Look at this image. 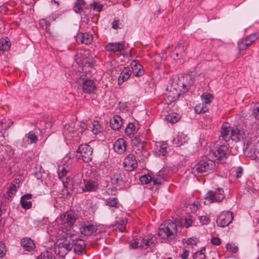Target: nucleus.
Here are the masks:
<instances>
[{"mask_svg":"<svg viewBox=\"0 0 259 259\" xmlns=\"http://www.w3.org/2000/svg\"><path fill=\"white\" fill-rule=\"evenodd\" d=\"M62 223L67 224L68 226H72L76 221L74 212L70 210L68 211L61 216Z\"/></svg>","mask_w":259,"mask_h":259,"instance_id":"obj_16","label":"nucleus"},{"mask_svg":"<svg viewBox=\"0 0 259 259\" xmlns=\"http://www.w3.org/2000/svg\"><path fill=\"white\" fill-rule=\"evenodd\" d=\"M257 38V36L256 34H251V35L246 37L244 40L248 44V46H249L252 43H253Z\"/></svg>","mask_w":259,"mask_h":259,"instance_id":"obj_40","label":"nucleus"},{"mask_svg":"<svg viewBox=\"0 0 259 259\" xmlns=\"http://www.w3.org/2000/svg\"><path fill=\"white\" fill-rule=\"evenodd\" d=\"M208 110V108L203 103L197 105L195 107V112L198 114L204 113Z\"/></svg>","mask_w":259,"mask_h":259,"instance_id":"obj_36","label":"nucleus"},{"mask_svg":"<svg viewBox=\"0 0 259 259\" xmlns=\"http://www.w3.org/2000/svg\"><path fill=\"white\" fill-rule=\"evenodd\" d=\"M201 97L203 99V101L205 104H209L213 99V96L208 93H203Z\"/></svg>","mask_w":259,"mask_h":259,"instance_id":"obj_39","label":"nucleus"},{"mask_svg":"<svg viewBox=\"0 0 259 259\" xmlns=\"http://www.w3.org/2000/svg\"><path fill=\"white\" fill-rule=\"evenodd\" d=\"M17 190V186L15 185H12L8 191H7L8 195L11 197V194H13L14 193L16 192Z\"/></svg>","mask_w":259,"mask_h":259,"instance_id":"obj_57","label":"nucleus"},{"mask_svg":"<svg viewBox=\"0 0 259 259\" xmlns=\"http://www.w3.org/2000/svg\"><path fill=\"white\" fill-rule=\"evenodd\" d=\"M71 244L75 253H81L85 248V242L82 239L71 240Z\"/></svg>","mask_w":259,"mask_h":259,"instance_id":"obj_19","label":"nucleus"},{"mask_svg":"<svg viewBox=\"0 0 259 259\" xmlns=\"http://www.w3.org/2000/svg\"><path fill=\"white\" fill-rule=\"evenodd\" d=\"M86 3L84 0H76L73 7V11L75 13L80 14L82 11Z\"/></svg>","mask_w":259,"mask_h":259,"instance_id":"obj_28","label":"nucleus"},{"mask_svg":"<svg viewBox=\"0 0 259 259\" xmlns=\"http://www.w3.org/2000/svg\"><path fill=\"white\" fill-rule=\"evenodd\" d=\"M227 249L233 253H236L238 251V248L237 246H235L234 245L228 243L226 246Z\"/></svg>","mask_w":259,"mask_h":259,"instance_id":"obj_52","label":"nucleus"},{"mask_svg":"<svg viewBox=\"0 0 259 259\" xmlns=\"http://www.w3.org/2000/svg\"><path fill=\"white\" fill-rule=\"evenodd\" d=\"M132 71L128 67H124L121 72L118 79V84L120 85L125 81L128 80L132 74Z\"/></svg>","mask_w":259,"mask_h":259,"instance_id":"obj_22","label":"nucleus"},{"mask_svg":"<svg viewBox=\"0 0 259 259\" xmlns=\"http://www.w3.org/2000/svg\"><path fill=\"white\" fill-rule=\"evenodd\" d=\"M186 138H187L186 136L182 133L179 134L177 137V139H178V141L179 142V143L180 145H181V144H183L184 143H186L187 141Z\"/></svg>","mask_w":259,"mask_h":259,"instance_id":"obj_50","label":"nucleus"},{"mask_svg":"<svg viewBox=\"0 0 259 259\" xmlns=\"http://www.w3.org/2000/svg\"><path fill=\"white\" fill-rule=\"evenodd\" d=\"M169 168H164L159 172V174L152 178V181L154 185H160L162 181H165V175H167V171Z\"/></svg>","mask_w":259,"mask_h":259,"instance_id":"obj_20","label":"nucleus"},{"mask_svg":"<svg viewBox=\"0 0 259 259\" xmlns=\"http://www.w3.org/2000/svg\"><path fill=\"white\" fill-rule=\"evenodd\" d=\"M248 46V44H247L244 39H242L238 44V49L240 51L246 49Z\"/></svg>","mask_w":259,"mask_h":259,"instance_id":"obj_49","label":"nucleus"},{"mask_svg":"<svg viewBox=\"0 0 259 259\" xmlns=\"http://www.w3.org/2000/svg\"><path fill=\"white\" fill-rule=\"evenodd\" d=\"M135 131V126L133 123H129L125 129V134L127 136L133 134Z\"/></svg>","mask_w":259,"mask_h":259,"instance_id":"obj_38","label":"nucleus"},{"mask_svg":"<svg viewBox=\"0 0 259 259\" xmlns=\"http://www.w3.org/2000/svg\"><path fill=\"white\" fill-rule=\"evenodd\" d=\"M72 249L71 237L67 236L65 239L58 241V244L55 248V252L56 254L63 258Z\"/></svg>","mask_w":259,"mask_h":259,"instance_id":"obj_4","label":"nucleus"},{"mask_svg":"<svg viewBox=\"0 0 259 259\" xmlns=\"http://www.w3.org/2000/svg\"><path fill=\"white\" fill-rule=\"evenodd\" d=\"M83 181L84 186L82 188L83 192L95 191L97 189L98 184L96 182L93 180L87 181L85 180H83Z\"/></svg>","mask_w":259,"mask_h":259,"instance_id":"obj_24","label":"nucleus"},{"mask_svg":"<svg viewBox=\"0 0 259 259\" xmlns=\"http://www.w3.org/2000/svg\"><path fill=\"white\" fill-rule=\"evenodd\" d=\"M4 158H0V165L3 167H7V162L5 160L3 159Z\"/></svg>","mask_w":259,"mask_h":259,"instance_id":"obj_61","label":"nucleus"},{"mask_svg":"<svg viewBox=\"0 0 259 259\" xmlns=\"http://www.w3.org/2000/svg\"><path fill=\"white\" fill-rule=\"evenodd\" d=\"M37 259H55V257L52 252L46 251L41 253Z\"/></svg>","mask_w":259,"mask_h":259,"instance_id":"obj_37","label":"nucleus"},{"mask_svg":"<svg viewBox=\"0 0 259 259\" xmlns=\"http://www.w3.org/2000/svg\"><path fill=\"white\" fill-rule=\"evenodd\" d=\"M114 149L118 153L122 154L126 150V142L124 139H118L113 145Z\"/></svg>","mask_w":259,"mask_h":259,"instance_id":"obj_23","label":"nucleus"},{"mask_svg":"<svg viewBox=\"0 0 259 259\" xmlns=\"http://www.w3.org/2000/svg\"><path fill=\"white\" fill-rule=\"evenodd\" d=\"M181 227L176 223L167 221L162 224L158 230V235L162 239H166L168 241L175 239L181 235Z\"/></svg>","mask_w":259,"mask_h":259,"instance_id":"obj_1","label":"nucleus"},{"mask_svg":"<svg viewBox=\"0 0 259 259\" xmlns=\"http://www.w3.org/2000/svg\"><path fill=\"white\" fill-rule=\"evenodd\" d=\"M182 87L185 91H188L189 89L190 86L189 85L183 83Z\"/></svg>","mask_w":259,"mask_h":259,"instance_id":"obj_63","label":"nucleus"},{"mask_svg":"<svg viewBox=\"0 0 259 259\" xmlns=\"http://www.w3.org/2000/svg\"><path fill=\"white\" fill-rule=\"evenodd\" d=\"M93 39L92 34L89 33H78L76 37V40L78 44H84L88 45L91 43Z\"/></svg>","mask_w":259,"mask_h":259,"instance_id":"obj_15","label":"nucleus"},{"mask_svg":"<svg viewBox=\"0 0 259 259\" xmlns=\"http://www.w3.org/2000/svg\"><path fill=\"white\" fill-rule=\"evenodd\" d=\"M123 123L121 117L118 115L113 116L110 121L111 127L115 131L119 130L122 126Z\"/></svg>","mask_w":259,"mask_h":259,"instance_id":"obj_21","label":"nucleus"},{"mask_svg":"<svg viewBox=\"0 0 259 259\" xmlns=\"http://www.w3.org/2000/svg\"><path fill=\"white\" fill-rule=\"evenodd\" d=\"M189 254V251L186 249H184L183 253L180 255L182 259H187Z\"/></svg>","mask_w":259,"mask_h":259,"instance_id":"obj_60","label":"nucleus"},{"mask_svg":"<svg viewBox=\"0 0 259 259\" xmlns=\"http://www.w3.org/2000/svg\"><path fill=\"white\" fill-rule=\"evenodd\" d=\"M118 22L119 21L118 20H117V21H114L113 23H112V28L115 29H117L119 28V26H118Z\"/></svg>","mask_w":259,"mask_h":259,"instance_id":"obj_62","label":"nucleus"},{"mask_svg":"<svg viewBox=\"0 0 259 259\" xmlns=\"http://www.w3.org/2000/svg\"><path fill=\"white\" fill-rule=\"evenodd\" d=\"M243 169L241 167H238L236 170V178H240L242 175Z\"/></svg>","mask_w":259,"mask_h":259,"instance_id":"obj_59","label":"nucleus"},{"mask_svg":"<svg viewBox=\"0 0 259 259\" xmlns=\"http://www.w3.org/2000/svg\"><path fill=\"white\" fill-rule=\"evenodd\" d=\"M254 153L256 157L259 158V151L256 150Z\"/></svg>","mask_w":259,"mask_h":259,"instance_id":"obj_64","label":"nucleus"},{"mask_svg":"<svg viewBox=\"0 0 259 259\" xmlns=\"http://www.w3.org/2000/svg\"><path fill=\"white\" fill-rule=\"evenodd\" d=\"M188 46V43L186 40H181L178 43L174 51L177 59H179L180 57H183L185 54V51L187 50Z\"/></svg>","mask_w":259,"mask_h":259,"instance_id":"obj_14","label":"nucleus"},{"mask_svg":"<svg viewBox=\"0 0 259 259\" xmlns=\"http://www.w3.org/2000/svg\"><path fill=\"white\" fill-rule=\"evenodd\" d=\"M184 244L186 245V246H189L190 245H196V241L192 238H189L184 241Z\"/></svg>","mask_w":259,"mask_h":259,"instance_id":"obj_55","label":"nucleus"},{"mask_svg":"<svg viewBox=\"0 0 259 259\" xmlns=\"http://www.w3.org/2000/svg\"><path fill=\"white\" fill-rule=\"evenodd\" d=\"M165 119L169 123H175L180 120V116L177 113H172L166 115Z\"/></svg>","mask_w":259,"mask_h":259,"instance_id":"obj_30","label":"nucleus"},{"mask_svg":"<svg viewBox=\"0 0 259 259\" xmlns=\"http://www.w3.org/2000/svg\"><path fill=\"white\" fill-rule=\"evenodd\" d=\"M32 198V195L27 194L23 195L21 198V204L24 209H29L32 206V203L30 200Z\"/></svg>","mask_w":259,"mask_h":259,"instance_id":"obj_26","label":"nucleus"},{"mask_svg":"<svg viewBox=\"0 0 259 259\" xmlns=\"http://www.w3.org/2000/svg\"><path fill=\"white\" fill-rule=\"evenodd\" d=\"M93 127L92 129V132L95 134H98L101 133L102 131V127L100 124L99 122L97 121H94L92 124Z\"/></svg>","mask_w":259,"mask_h":259,"instance_id":"obj_35","label":"nucleus"},{"mask_svg":"<svg viewBox=\"0 0 259 259\" xmlns=\"http://www.w3.org/2000/svg\"><path fill=\"white\" fill-rule=\"evenodd\" d=\"M105 204L110 207H119L117 199L115 197H110L107 199L105 201Z\"/></svg>","mask_w":259,"mask_h":259,"instance_id":"obj_32","label":"nucleus"},{"mask_svg":"<svg viewBox=\"0 0 259 259\" xmlns=\"http://www.w3.org/2000/svg\"><path fill=\"white\" fill-rule=\"evenodd\" d=\"M152 181V178L149 175H144L140 178V181L143 184H147Z\"/></svg>","mask_w":259,"mask_h":259,"instance_id":"obj_47","label":"nucleus"},{"mask_svg":"<svg viewBox=\"0 0 259 259\" xmlns=\"http://www.w3.org/2000/svg\"><path fill=\"white\" fill-rule=\"evenodd\" d=\"M21 244L23 248L26 251H31L35 248V244L32 240L25 238L21 240Z\"/></svg>","mask_w":259,"mask_h":259,"instance_id":"obj_25","label":"nucleus"},{"mask_svg":"<svg viewBox=\"0 0 259 259\" xmlns=\"http://www.w3.org/2000/svg\"><path fill=\"white\" fill-rule=\"evenodd\" d=\"M124 167L127 171L134 170L138 166V163L134 155L130 154L124 159Z\"/></svg>","mask_w":259,"mask_h":259,"instance_id":"obj_12","label":"nucleus"},{"mask_svg":"<svg viewBox=\"0 0 259 259\" xmlns=\"http://www.w3.org/2000/svg\"><path fill=\"white\" fill-rule=\"evenodd\" d=\"M131 66L135 76H140L143 74V66L137 61H133Z\"/></svg>","mask_w":259,"mask_h":259,"instance_id":"obj_27","label":"nucleus"},{"mask_svg":"<svg viewBox=\"0 0 259 259\" xmlns=\"http://www.w3.org/2000/svg\"><path fill=\"white\" fill-rule=\"evenodd\" d=\"M199 221L202 225H207L209 223L210 219L207 216H201L199 217Z\"/></svg>","mask_w":259,"mask_h":259,"instance_id":"obj_53","label":"nucleus"},{"mask_svg":"<svg viewBox=\"0 0 259 259\" xmlns=\"http://www.w3.org/2000/svg\"><path fill=\"white\" fill-rule=\"evenodd\" d=\"M106 51L113 53L121 52L124 49V42L109 43L105 46Z\"/></svg>","mask_w":259,"mask_h":259,"instance_id":"obj_18","label":"nucleus"},{"mask_svg":"<svg viewBox=\"0 0 259 259\" xmlns=\"http://www.w3.org/2000/svg\"><path fill=\"white\" fill-rule=\"evenodd\" d=\"M27 138L30 141V144L35 143L37 141V137L35 134L32 132H30L27 134Z\"/></svg>","mask_w":259,"mask_h":259,"instance_id":"obj_42","label":"nucleus"},{"mask_svg":"<svg viewBox=\"0 0 259 259\" xmlns=\"http://www.w3.org/2000/svg\"><path fill=\"white\" fill-rule=\"evenodd\" d=\"M157 148L159 147L158 149V154L162 156H165L167 153L166 149L167 148V144L165 143H159V145H157Z\"/></svg>","mask_w":259,"mask_h":259,"instance_id":"obj_34","label":"nucleus"},{"mask_svg":"<svg viewBox=\"0 0 259 259\" xmlns=\"http://www.w3.org/2000/svg\"><path fill=\"white\" fill-rule=\"evenodd\" d=\"M76 133L75 130L74 129V127L69 125L64 131V133L66 135H68L69 137H73L74 136V134Z\"/></svg>","mask_w":259,"mask_h":259,"instance_id":"obj_41","label":"nucleus"},{"mask_svg":"<svg viewBox=\"0 0 259 259\" xmlns=\"http://www.w3.org/2000/svg\"><path fill=\"white\" fill-rule=\"evenodd\" d=\"M78 88L85 93L91 94L95 91L96 83L93 80L83 78L80 80Z\"/></svg>","mask_w":259,"mask_h":259,"instance_id":"obj_10","label":"nucleus"},{"mask_svg":"<svg viewBox=\"0 0 259 259\" xmlns=\"http://www.w3.org/2000/svg\"><path fill=\"white\" fill-rule=\"evenodd\" d=\"M153 243V242L151 240H148L147 239H145L143 238H137L135 239H133L131 243V246L133 248H136L138 247H145L146 248L150 245H151Z\"/></svg>","mask_w":259,"mask_h":259,"instance_id":"obj_13","label":"nucleus"},{"mask_svg":"<svg viewBox=\"0 0 259 259\" xmlns=\"http://www.w3.org/2000/svg\"><path fill=\"white\" fill-rule=\"evenodd\" d=\"M252 115L254 118L259 120V103L256 104L252 110Z\"/></svg>","mask_w":259,"mask_h":259,"instance_id":"obj_44","label":"nucleus"},{"mask_svg":"<svg viewBox=\"0 0 259 259\" xmlns=\"http://www.w3.org/2000/svg\"><path fill=\"white\" fill-rule=\"evenodd\" d=\"M199 206V205L197 201H195L192 204H190L189 205V208L191 211L193 212L198 210Z\"/></svg>","mask_w":259,"mask_h":259,"instance_id":"obj_51","label":"nucleus"},{"mask_svg":"<svg viewBox=\"0 0 259 259\" xmlns=\"http://www.w3.org/2000/svg\"><path fill=\"white\" fill-rule=\"evenodd\" d=\"M192 224V220L191 218L185 219L183 220L180 222V227H185L186 228H188L190 227Z\"/></svg>","mask_w":259,"mask_h":259,"instance_id":"obj_46","label":"nucleus"},{"mask_svg":"<svg viewBox=\"0 0 259 259\" xmlns=\"http://www.w3.org/2000/svg\"><path fill=\"white\" fill-rule=\"evenodd\" d=\"M80 230L82 234L89 236L96 232L97 229L96 226L87 222L80 227Z\"/></svg>","mask_w":259,"mask_h":259,"instance_id":"obj_17","label":"nucleus"},{"mask_svg":"<svg viewBox=\"0 0 259 259\" xmlns=\"http://www.w3.org/2000/svg\"><path fill=\"white\" fill-rule=\"evenodd\" d=\"M10 48V42L8 38H2L0 40V50L7 51Z\"/></svg>","mask_w":259,"mask_h":259,"instance_id":"obj_31","label":"nucleus"},{"mask_svg":"<svg viewBox=\"0 0 259 259\" xmlns=\"http://www.w3.org/2000/svg\"><path fill=\"white\" fill-rule=\"evenodd\" d=\"M103 7V6L102 4L98 2H94L90 5V7L91 8H92L94 10L97 11L99 12L102 11Z\"/></svg>","mask_w":259,"mask_h":259,"instance_id":"obj_45","label":"nucleus"},{"mask_svg":"<svg viewBox=\"0 0 259 259\" xmlns=\"http://www.w3.org/2000/svg\"><path fill=\"white\" fill-rule=\"evenodd\" d=\"M126 175H128V173H125L120 170L114 173L111 177V182L115 188L123 186L125 181H127Z\"/></svg>","mask_w":259,"mask_h":259,"instance_id":"obj_7","label":"nucleus"},{"mask_svg":"<svg viewBox=\"0 0 259 259\" xmlns=\"http://www.w3.org/2000/svg\"><path fill=\"white\" fill-rule=\"evenodd\" d=\"M93 152L92 148L87 144L81 145L77 150V152L79 153V156L85 162H89L92 160Z\"/></svg>","mask_w":259,"mask_h":259,"instance_id":"obj_8","label":"nucleus"},{"mask_svg":"<svg viewBox=\"0 0 259 259\" xmlns=\"http://www.w3.org/2000/svg\"><path fill=\"white\" fill-rule=\"evenodd\" d=\"M229 154V149L225 145H222L216 150L210 151L208 154V158L216 161L218 163L225 162Z\"/></svg>","mask_w":259,"mask_h":259,"instance_id":"obj_3","label":"nucleus"},{"mask_svg":"<svg viewBox=\"0 0 259 259\" xmlns=\"http://www.w3.org/2000/svg\"><path fill=\"white\" fill-rule=\"evenodd\" d=\"M233 135L232 129L230 130L229 123H224L222 126L220 138H221L223 140L227 142L231 139L233 140Z\"/></svg>","mask_w":259,"mask_h":259,"instance_id":"obj_11","label":"nucleus"},{"mask_svg":"<svg viewBox=\"0 0 259 259\" xmlns=\"http://www.w3.org/2000/svg\"><path fill=\"white\" fill-rule=\"evenodd\" d=\"M70 167L69 166L63 164L59 165L58 168V174L59 178L61 180L64 186V189L62 192L64 195L68 196L69 195V190H71L72 187V182L71 179L67 177L69 173Z\"/></svg>","mask_w":259,"mask_h":259,"instance_id":"obj_2","label":"nucleus"},{"mask_svg":"<svg viewBox=\"0 0 259 259\" xmlns=\"http://www.w3.org/2000/svg\"><path fill=\"white\" fill-rule=\"evenodd\" d=\"M214 166V162L207 156L205 159L200 160L196 164L193 170L194 172L196 171L199 174L209 173L213 169Z\"/></svg>","mask_w":259,"mask_h":259,"instance_id":"obj_5","label":"nucleus"},{"mask_svg":"<svg viewBox=\"0 0 259 259\" xmlns=\"http://www.w3.org/2000/svg\"><path fill=\"white\" fill-rule=\"evenodd\" d=\"M211 243L214 245H219L221 243V240L218 237H213L211 239Z\"/></svg>","mask_w":259,"mask_h":259,"instance_id":"obj_58","label":"nucleus"},{"mask_svg":"<svg viewBox=\"0 0 259 259\" xmlns=\"http://www.w3.org/2000/svg\"><path fill=\"white\" fill-rule=\"evenodd\" d=\"M127 223V220H122L120 221V224H119V227H118V230H120L121 232H123L125 230V225Z\"/></svg>","mask_w":259,"mask_h":259,"instance_id":"obj_54","label":"nucleus"},{"mask_svg":"<svg viewBox=\"0 0 259 259\" xmlns=\"http://www.w3.org/2000/svg\"><path fill=\"white\" fill-rule=\"evenodd\" d=\"M6 249L5 244L0 242V257H3L6 253Z\"/></svg>","mask_w":259,"mask_h":259,"instance_id":"obj_56","label":"nucleus"},{"mask_svg":"<svg viewBox=\"0 0 259 259\" xmlns=\"http://www.w3.org/2000/svg\"><path fill=\"white\" fill-rule=\"evenodd\" d=\"M225 198L224 190L222 188H218L214 191H209L204 198L205 204H208L214 202H221Z\"/></svg>","mask_w":259,"mask_h":259,"instance_id":"obj_6","label":"nucleus"},{"mask_svg":"<svg viewBox=\"0 0 259 259\" xmlns=\"http://www.w3.org/2000/svg\"><path fill=\"white\" fill-rule=\"evenodd\" d=\"M233 219V213L231 211H223L218 217L217 224L218 226L225 227L228 226Z\"/></svg>","mask_w":259,"mask_h":259,"instance_id":"obj_9","label":"nucleus"},{"mask_svg":"<svg viewBox=\"0 0 259 259\" xmlns=\"http://www.w3.org/2000/svg\"><path fill=\"white\" fill-rule=\"evenodd\" d=\"M3 122L5 123L3 124L2 130H7L13 124V122L10 119H4Z\"/></svg>","mask_w":259,"mask_h":259,"instance_id":"obj_48","label":"nucleus"},{"mask_svg":"<svg viewBox=\"0 0 259 259\" xmlns=\"http://www.w3.org/2000/svg\"><path fill=\"white\" fill-rule=\"evenodd\" d=\"M232 132L233 133V141H239L240 139L243 138L245 136V132L237 128H233Z\"/></svg>","mask_w":259,"mask_h":259,"instance_id":"obj_29","label":"nucleus"},{"mask_svg":"<svg viewBox=\"0 0 259 259\" xmlns=\"http://www.w3.org/2000/svg\"><path fill=\"white\" fill-rule=\"evenodd\" d=\"M132 145L133 147H136L140 150L143 146L142 140L139 137H135L132 140Z\"/></svg>","mask_w":259,"mask_h":259,"instance_id":"obj_33","label":"nucleus"},{"mask_svg":"<svg viewBox=\"0 0 259 259\" xmlns=\"http://www.w3.org/2000/svg\"><path fill=\"white\" fill-rule=\"evenodd\" d=\"M205 249H201L200 251L194 253L193 259H205V255L204 251Z\"/></svg>","mask_w":259,"mask_h":259,"instance_id":"obj_43","label":"nucleus"}]
</instances>
